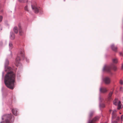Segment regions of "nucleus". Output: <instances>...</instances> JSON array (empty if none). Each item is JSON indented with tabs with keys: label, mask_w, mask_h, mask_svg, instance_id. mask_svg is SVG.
I'll return each mask as SVG.
<instances>
[{
	"label": "nucleus",
	"mask_w": 123,
	"mask_h": 123,
	"mask_svg": "<svg viewBox=\"0 0 123 123\" xmlns=\"http://www.w3.org/2000/svg\"><path fill=\"white\" fill-rule=\"evenodd\" d=\"M15 74L13 73H7L6 75L5 82L6 86L8 88L13 89L14 86Z\"/></svg>",
	"instance_id": "obj_1"
},
{
	"label": "nucleus",
	"mask_w": 123,
	"mask_h": 123,
	"mask_svg": "<svg viewBox=\"0 0 123 123\" xmlns=\"http://www.w3.org/2000/svg\"><path fill=\"white\" fill-rule=\"evenodd\" d=\"M21 57V59H24V55L23 53L21 55H19V56H18L16 58L15 62V64L17 66H18L20 64V57Z\"/></svg>",
	"instance_id": "obj_2"
},
{
	"label": "nucleus",
	"mask_w": 123,
	"mask_h": 123,
	"mask_svg": "<svg viewBox=\"0 0 123 123\" xmlns=\"http://www.w3.org/2000/svg\"><path fill=\"white\" fill-rule=\"evenodd\" d=\"M114 104L116 105H117V109L118 110H120L122 108V104L121 102L117 99H116L114 102Z\"/></svg>",
	"instance_id": "obj_3"
},
{
	"label": "nucleus",
	"mask_w": 123,
	"mask_h": 123,
	"mask_svg": "<svg viewBox=\"0 0 123 123\" xmlns=\"http://www.w3.org/2000/svg\"><path fill=\"white\" fill-rule=\"evenodd\" d=\"M32 8L33 9L34 11V12L35 13H37L38 12V9H37L35 6H33L31 5Z\"/></svg>",
	"instance_id": "obj_4"
},
{
	"label": "nucleus",
	"mask_w": 123,
	"mask_h": 123,
	"mask_svg": "<svg viewBox=\"0 0 123 123\" xmlns=\"http://www.w3.org/2000/svg\"><path fill=\"white\" fill-rule=\"evenodd\" d=\"M104 81L106 84H108L110 83V80L109 78H106L104 79Z\"/></svg>",
	"instance_id": "obj_5"
},
{
	"label": "nucleus",
	"mask_w": 123,
	"mask_h": 123,
	"mask_svg": "<svg viewBox=\"0 0 123 123\" xmlns=\"http://www.w3.org/2000/svg\"><path fill=\"white\" fill-rule=\"evenodd\" d=\"M100 91L102 93H105L107 91L106 89L104 88H101L100 89Z\"/></svg>",
	"instance_id": "obj_6"
},
{
	"label": "nucleus",
	"mask_w": 123,
	"mask_h": 123,
	"mask_svg": "<svg viewBox=\"0 0 123 123\" xmlns=\"http://www.w3.org/2000/svg\"><path fill=\"white\" fill-rule=\"evenodd\" d=\"M19 33L21 35H23L24 33L23 31L21 29V28H20L19 29Z\"/></svg>",
	"instance_id": "obj_7"
},
{
	"label": "nucleus",
	"mask_w": 123,
	"mask_h": 123,
	"mask_svg": "<svg viewBox=\"0 0 123 123\" xmlns=\"http://www.w3.org/2000/svg\"><path fill=\"white\" fill-rule=\"evenodd\" d=\"M111 49L114 51H116L117 49V47H116L115 46L113 45H112L111 46Z\"/></svg>",
	"instance_id": "obj_8"
},
{
	"label": "nucleus",
	"mask_w": 123,
	"mask_h": 123,
	"mask_svg": "<svg viewBox=\"0 0 123 123\" xmlns=\"http://www.w3.org/2000/svg\"><path fill=\"white\" fill-rule=\"evenodd\" d=\"M13 30L15 33H18V28L17 27H15L14 28Z\"/></svg>",
	"instance_id": "obj_9"
},
{
	"label": "nucleus",
	"mask_w": 123,
	"mask_h": 123,
	"mask_svg": "<svg viewBox=\"0 0 123 123\" xmlns=\"http://www.w3.org/2000/svg\"><path fill=\"white\" fill-rule=\"evenodd\" d=\"M12 112L13 114L15 115H16V110L15 109H13L12 110Z\"/></svg>",
	"instance_id": "obj_10"
},
{
	"label": "nucleus",
	"mask_w": 123,
	"mask_h": 123,
	"mask_svg": "<svg viewBox=\"0 0 123 123\" xmlns=\"http://www.w3.org/2000/svg\"><path fill=\"white\" fill-rule=\"evenodd\" d=\"M15 37V36L12 33L11 34V36L10 37V38L11 39H14Z\"/></svg>",
	"instance_id": "obj_11"
},
{
	"label": "nucleus",
	"mask_w": 123,
	"mask_h": 123,
	"mask_svg": "<svg viewBox=\"0 0 123 123\" xmlns=\"http://www.w3.org/2000/svg\"><path fill=\"white\" fill-rule=\"evenodd\" d=\"M113 62L115 63H117V60L116 59H114L113 60Z\"/></svg>",
	"instance_id": "obj_12"
},
{
	"label": "nucleus",
	"mask_w": 123,
	"mask_h": 123,
	"mask_svg": "<svg viewBox=\"0 0 123 123\" xmlns=\"http://www.w3.org/2000/svg\"><path fill=\"white\" fill-rule=\"evenodd\" d=\"M20 2H25L27 1L28 0H18Z\"/></svg>",
	"instance_id": "obj_13"
},
{
	"label": "nucleus",
	"mask_w": 123,
	"mask_h": 123,
	"mask_svg": "<svg viewBox=\"0 0 123 123\" xmlns=\"http://www.w3.org/2000/svg\"><path fill=\"white\" fill-rule=\"evenodd\" d=\"M112 92H110L109 94V96L110 97H111L112 95Z\"/></svg>",
	"instance_id": "obj_14"
},
{
	"label": "nucleus",
	"mask_w": 123,
	"mask_h": 123,
	"mask_svg": "<svg viewBox=\"0 0 123 123\" xmlns=\"http://www.w3.org/2000/svg\"><path fill=\"white\" fill-rule=\"evenodd\" d=\"M25 10H26L27 11H28V7L27 6H26L25 7Z\"/></svg>",
	"instance_id": "obj_15"
},
{
	"label": "nucleus",
	"mask_w": 123,
	"mask_h": 123,
	"mask_svg": "<svg viewBox=\"0 0 123 123\" xmlns=\"http://www.w3.org/2000/svg\"><path fill=\"white\" fill-rule=\"evenodd\" d=\"M120 83L121 85H122L123 84V81L122 80H120Z\"/></svg>",
	"instance_id": "obj_16"
},
{
	"label": "nucleus",
	"mask_w": 123,
	"mask_h": 123,
	"mask_svg": "<svg viewBox=\"0 0 123 123\" xmlns=\"http://www.w3.org/2000/svg\"><path fill=\"white\" fill-rule=\"evenodd\" d=\"M2 17L1 16H0V22L2 20Z\"/></svg>",
	"instance_id": "obj_17"
},
{
	"label": "nucleus",
	"mask_w": 123,
	"mask_h": 123,
	"mask_svg": "<svg viewBox=\"0 0 123 123\" xmlns=\"http://www.w3.org/2000/svg\"><path fill=\"white\" fill-rule=\"evenodd\" d=\"M89 123H93V122L92 121H90L89 122Z\"/></svg>",
	"instance_id": "obj_18"
},
{
	"label": "nucleus",
	"mask_w": 123,
	"mask_h": 123,
	"mask_svg": "<svg viewBox=\"0 0 123 123\" xmlns=\"http://www.w3.org/2000/svg\"><path fill=\"white\" fill-rule=\"evenodd\" d=\"M116 112V110H115L114 111H113L112 113V115H113L114 112Z\"/></svg>",
	"instance_id": "obj_19"
},
{
	"label": "nucleus",
	"mask_w": 123,
	"mask_h": 123,
	"mask_svg": "<svg viewBox=\"0 0 123 123\" xmlns=\"http://www.w3.org/2000/svg\"><path fill=\"white\" fill-rule=\"evenodd\" d=\"M117 69V68L116 67H115L114 68V70H116Z\"/></svg>",
	"instance_id": "obj_20"
},
{
	"label": "nucleus",
	"mask_w": 123,
	"mask_h": 123,
	"mask_svg": "<svg viewBox=\"0 0 123 123\" xmlns=\"http://www.w3.org/2000/svg\"><path fill=\"white\" fill-rule=\"evenodd\" d=\"M112 123H117V122L116 121H114Z\"/></svg>",
	"instance_id": "obj_21"
},
{
	"label": "nucleus",
	"mask_w": 123,
	"mask_h": 123,
	"mask_svg": "<svg viewBox=\"0 0 123 123\" xmlns=\"http://www.w3.org/2000/svg\"><path fill=\"white\" fill-rule=\"evenodd\" d=\"M97 119H96V118H95L94 119H93V120H94V121H95V120H97Z\"/></svg>",
	"instance_id": "obj_22"
},
{
	"label": "nucleus",
	"mask_w": 123,
	"mask_h": 123,
	"mask_svg": "<svg viewBox=\"0 0 123 123\" xmlns=\"http://www.w3.org/2000/svg\"><path fill=\"white\" fill-rule=\"evenodd\" d=\"M120 55H122V56H123V54L122 53H120Z\"/></svg>",
	"instance_id": "obj_23"
},
{
	"label": "nucleus",
	"mask_w": 123,
	"mask_h": 123,
	"mask_svg": "<svg viewBox=\"0 0 123 123\" xmlns=\"http://www.w3.org/2000/svg\"><path fill=\"white\" fill-rule=\"evenodd\" d=\"M123 115H122V116L121 117V119L122 120V118H123Z\"/></svg>",
	"instance_id": "obj_24"
},
{
	"label": "nucleus",
	"mask_w": 123,
	"mask_h": 123,
	"mask_svg": "<svg viewBox=\"0 0 123 123\" xmlns=\"http://www.w3.org/2000/svg\"><path fill=\"white\" fill-rule=\"evenodd\" d=\"M122 68H123V64L122 65Z\"/></svg>",
	"instance_id": "obj_25"
},
{
	"label": "nucleus",
	"mask_w": 123,
	"mask_h": 123,
	"mask_svg": "<svg viewBox=\"0 0 123 123\" xmlns=\"http://www.w3.org/2000/svg\"><path fill=\"white\" fill-rule=\"evenodd\" d=\"M11 45V46H12V44H10L9 45Z\"/></svg>",
	"instance_id": "obj_26"
}]
</instances>
